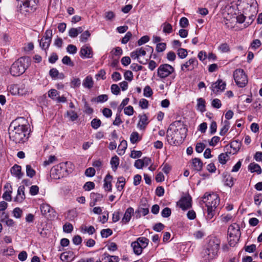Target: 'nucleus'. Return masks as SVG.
<instances>
[{
	"mask_svg": "<svg viewBox=\"0 0 262 262\" xmlns=\"http://www.w3.org/2000/svg\"><path fill=\"white\" fill-rule=\"evenodd\" d=\"M77 47L73 45H69L67 47V51L69 54H74L77 52Z\"/></svg>",
	"mask_w": 262,
	"mask_h": 262,
	"instance_id": "60",
	"label": "nucleus"
},
{
	"mask_svg": "<svg viewBox=\"0 0 262 262\" xmlns=\"http://www.w3.org/2000/svg\"><path fill=\"white\" fill-rule=\"evenodd\" d=\"M166 44L164 42L158 43L157 44L156 50L157 52H162L165 50Z\"/></svg>",
	"mask_w": 262,
	"mask_h": 262,
	"instance_id": "49",
	"label": "nucleus"
},
{
	"mask_svg": "<svg viewBox=\"0 0 262 262\" xmlns=\"http://www.w3.org/2000/svg\"><path fill=\"white\" fill-rule=\"evenodd\" d=\"M191 165L194 170L200 171L203 166V163L199 158H195L191 161Z\"/></svg>",
	"mask_w": 262,
	"mask_h": 262,
	"instance_id": "27",
	"label": "nucleus"
},
{
	"mask_svg": "<svg viewBox=\"0 0 262 262\" xmlns=\"http://www.w3.org/2000/svg\"><path fill=\"white\" fill-rule=\"evenodd\" d=\"M91 198L94 202L93 205H95V203L101 201L103 198V195L99 193H92L91 194Z\"/></svg>",
	"mask_w": 262,
	"mask_h": 262,
	"instance_id": "46",
	"label": "nucleus"
},
{
	"mask_svg": "<svg viewBox=\"0 0 262 262\" xmlns=\"http://www.w3.org/2000/svg\"><path fill=\"white\" fill-rule=\"evenodd\" d=\"M28 59L21 57L15 61L11 66L10 72L13 76H18L23 74L27 68L26 64Z\"/></svg>",
	"mask_w": 262,
	"mask_h": 262,
	"instance_id": "5",
	"label": "nucleus"
},
{
	"mask_svg": "<svg viewBox=\"0 0 262 262\" xmlns=\"http://www.w3.org/2000/svg\"><path fill=\"white\" fill-rule=\"evenodd\" d=\"M187 128L185 125L178 127L171 124L167 131V141L176 145L183 143L187 136Z\"/></svg>",
	"mask_w": 262,
	"mask_h": 262,
	"instance_id": "2",
	"label": "nucleus"
},
{
	"mask_svg": "<svg viewBox=\"0 0 262 262\" xmlns=\"http://www.w3.org/2000/svg\"><path fill=\"white\" fill-rule=\"evenodd\" d=\"M152 91L149 86L147 85L144 88L143 95L145 97H149L152 96Z\"/></svg>",
	"mask_w": 262,
	"mask_h": 262,
	"instance_id": "54",
	"label": "nucleus"
},
{
	"mask_svg": "<svg viewBox=\"0 0 262 262\" xmlns=\"http://www.w3.org/2000/svg\"><path fill=\"white\" fill-rule=\"evenodd\" d=\"M146 54V50L143 47L137 48L136 50L130 53V57L134 59H137L138 61L141 64H145V62L140 60L141 57L144 56Z\"/></svg>",
	"mask_w": 262,
	"mask_h": 262,
	"instance_id": "15",
	"label": "nucleus"
},
{
	"mask_svg": "<svg viewBox=\"0 0 262 262\" xmlns=\"http://www.w3.org/2000/svg\"><path fill=\"white\" fill-rule=\"evenodd\" d=\"M218 49L221 53H226L229 51L230 49L228 45L226 43L221 44L219 47Z\"/></svg>",
	"mask_w": 262,
	"mask_h": 262,
	"instance_id": "50",
	"label": "nucleus"
},
{
	"mask_svg": "<svg viewBox=\"0 0 262 262\" xmlns=\"http://www.w3.org/2000/svg\"><path fill=\"white\" fill-rule=\"evenodd\" d=\"M81 81L79 78H74L71 82V86L73 88H78L80 85Z\"/></svg>",
	"mask_w": 262,
	"mask_h": 262,
	"instance_id": "52",
	"label": "nucleus"
},
{
	"mask_svg": "<svg viewBox=\"0 0 262 262\" xmlns=\"http://www.w3.org/2000/svg\"><path fill=\"white\" fill-rule=\"evenodd\" d=\"M174 68L168 63H163L157 69V76L161 80L165 79L174 73Z\"/></svg>",
	"mask_w": 262,
	"mask_h": 262,
	"instance_id": "6",
	"label": "nucleus"
},
{
	"mask_svg": "<svg viewBox=\"0 0 262 262\" xmlns=\"http://www.w3.org/2000/svg\"><path fill=\"white\" fill-rule=\"evenodd\" d=\"M58 95V92L55 89H51L48 92V96L53 100H56L57 96Z\"/></svg>",
	"mask_w": 262,
	"mask_h": 262,
	"instance_id": "48",
	"label": "nucleus"
},
{
	"mask_svg": "<svg viewBox=\"0 0 262 262\" xmlns=\"http://www.w3.org/2000/svg\"><path fill=\"white\" fill-rule=\"evenodd\" d=\"M110 164L113 171H115L119 164V159L117 156L113 157L111 160Z\"/></svg>",
	"mask_w": 262,
	"mask_h": 262,
	"instance_id": "36",
	"label": "nucleus"
},
{
	"mask_svg": "<svg viewBox=\"0 0 262 262\" xmlns=\"http://www.w3.org/2000/svg\"><path fill=\"white\" fill-rule=\"evenodd\" d=\"M134 112L133 107L131 105H129L127 107H124V113L127 116H132L133 115Z\"/></svg>",
	"mask_w": 262,
	"mask_h": 262,
	"instance_id": "63",
	"label": "nucleus"
},
{
	"mask_svg": "<svg viewBox=\"0 0 262 262\" xmlns=\"http://www.w3.org/2000/svg\"><path fill=\"white\" fill-rule=\"evenodd\" d=\"M229 243L233 246L238 241L241 235L240 230H228Z\"/></svg>",
	"mask_w": 262,
	"mask_h": 262,
	"instance_id": "14",
	"label": "nucleus"
},
{
	"mask_svg": "<svg viewBox=\"0 0 262 262\" xmlns=\"http://www.w3.org/2000/svg\"><path fill=\"white\" fill-rule=\"evenodd\" d=\"M233 77L236 84L243 88L246 86L248 83V78L243 69H236L233 73Z\"/></svg>",
	"mask_w": 262,
	"mask_h": 262,
	"instance_id": "8",
	"label": "nucleus"
},
{
	"mask_svg": "<svg viewBox=\"0 0 262 262\" xmlns=\"http://www.w3.org/2000/svg\"><path fill=\"white\" fill-rule=\"evenodd\" d=\"M91 36V33L89 31H85L83 32L79 37V39L81 42H85L88 41V38Z\"/></svg>",
	"mask_w": 262,
	"mask_h": 262,
	"instance_id": "44",
	"label": "nucleus"
},
{
	"mask_svg": "<svg viewBox=\"0 0 262 262\" xmlns=\"http://www.w3.org/2000/svg\"><path fill=\"white\" fill-rule=\"evenodd\" d=\"M141 140L139 134L137 132H133L130 136V141L131 143L135 144Z\"/></svg>",
	"mask_w": 262,
	"mask_h": 262,
	"instance_id": "40",
	"label": "nucleus"
},
{
	"mask_svg": "<svg viewBox=\"0 0 262 262\" xmlns=\"http://www.w3.org/2000/svg\"><path fill=\"white\" fill-rule=\"evenodd\" d=\"M166 58L169 61H174L176 59V54L173 51H169L166 54Z\"/></svg>",
	"mask_w": 262,
	"mask_h": 262,
	"instance_id": "55",
	"label": "nucleus"
},
{
	"mask_svg": "<svg viewBox=\"0 0 262 262\" xmlns=\"http://www.w3.org/2000/svg\"><path fill=\"white\" fill-rule=\"evenodd\" d=\"M133 215H135L134 208L131 207H128L125 210L124 215L122 219L121 223L123 224H126L128 223L130 221L131 217Z\"/></svg>",
	"mask_w": 262,
	"mask_h": 262,
	"instance_id": "18",
	"label": "nucleus"
},
{
	"mask_svg": "<svg viewBox=\"0 0 262 262\" xmlns=\"http://www.w3.org/2000/svg\"><path fill=\"white\" fill-rule=\"evenodd\" d=\"M101 123V121L100 120L96 118L93 119L91 121L92 127L95 129L98 128L100 127Z\"/></svg>",
	"mask_w": 262,
	"mask_h": 262,
	"instance_id": "57",
	"label": "nucleus"
},
{
	"mask_svg": "<svg viewBox=\"0 0 262 262\" xmlns=\"http://www.w3.org/2000/svg\"><path fill=\"white\" fill-rule=\"evenodd\" d=\"M132 247L133 249L134 252L137 255H140L142 253L143 248L137 242H134L131 244Z\"/></svg>",
	"mask_w": 262,
	"mask_h": 262,
	"instance_id": "33",
	"label": "nucleus"
},
{
	"mask_svg": "<svg viewBox=\"0 0 262 262\" xmlns=\"http://www.w3.org/2000/svg\"><path fill=\"white\" fill-rule=\"evenodd\" d=\"M21 170V166L15 164L11 168V172L12 175L14 176L18 179H20L23 176Z\"/></svg>",
	"mask_w": 262,
	"mask_h": 262,
	"instance_id": "26",
	"label": "nucleus"
},
{
	"mask_svg": "<svg viewBox=\"0 0 262 262\" xmlns=\"http://www.w3.org/2000/svg\"><path fill=\"white\" fill-rule=\"evenodd\" d=\"M230 128V123L228 121L225 120L222 123V127L220 131L221 136L225 135L228 131Z\"/></svg>",
	"mask_w": 262,
	"mask_h": 262,
	"instance_id": "32",
	"label": "nucleus"
},
{
	"mask_svg": "<svg viewBox=\"0 0 262 262\" xmlns=\"http://www.w3.org/2000/svg\"><path fill=\"white\" fill-rule=\"evenodd\" d=\"M112 93L116 95H118L120 92V89L116 84H113L111 86Z\"/></svg>",
	"mask_w": 262,
	"mask_h": 262,
	"instance_id": "58",
	"label": "nucleus"
},
{
	"mask_svg": "<svg viewBox=\"0 0 262 262\" xmlns=\"http://www.w3.org/2000/svg\"><path fill=\"white\" fill-rule=\"evenodd\" d=\"M27 121L24 117L18 118L14 120L10 125L13 127L10 133V139L16 143H23L27 141L29 131Z\"/></svg>",
	"mask_w": 262,
	"mask_h": 262,
	"instance_id": "1",
	"label": "nucleus"
},
{
	"mask_svg": "<svg viewBox=\"0 0 262 262\" xmlns=\"http://www.w3.org/2000/svg\"><path fill=\"white\" fill-rule=\"evenodd\" d=\"M37 4L34 2L24 1L22 5H21L20 11L21 12L23 11L28 13L34 12L37 8Z\"/></svg>",
	"mask_w": 262,
	"mask_h": 262,
	"instance_id": "13",
	"label": "nucleus"
},
{
	"mask_svg": "<svg viewBox=\"0 0 262 262\" xmlns=\"http://www.w3.org/2000/svg\"><path fill=\"white\" fill-rule=\"evenodd\" d=\"M75 257L73 252L69 251L64 252L61 254L60 258L63 262H71Z\"/></svg>",
	"mask_w": 262,
	"mask_h": 262,
	"instance_id": "22",
	"label": "nucleus"
},
{
	"mask_svg": "<svg viewBox=\"0 0 262 262\" xmlns=\"http://www.w3.org/2000/svg\"><path fill=\"white\" fill-rule=\"evenodd\" d=\"M149 213L148 206L144 205V207H139L135 212V216L136 219H139L142 216H145Z\"/></svg>",
	"mask_w": 262,
	"mask_h": 262,
	"instance_id": "21",
	"label": "nucleus"
},
{
	"mask_svg": "<svg viewBox=\"0 0 262 262\" xmlns=\"http://www.w3.org/2000/svg\"><path fill=\"white\" fill-rule=\"evenodd\" d=\"M197 109L201 112H204L206 111L205 109V101L202 98H199L197 99Z\"/></svg>",
	"mask_w": 262,
	"mask_h": 262,
	"instance_id": "35",
	"label": "nucleus"
},
{
	"mask_svg": "<svg viewBox=\"0 0 262 262\" xmlns=\"http://www.w3.org/2000/svg\"><path fill=\"white\" fill-rule=\"evenodd\" d=\"M242 5L244 11L257 12V4L256 0H242Z\"/></svg>",
	"mask_w": 262,
	"mask_h": 262,
	"instance_id": "12",
	"label": "nucleus"
},
{
	"mask_svg": "<svg viewBox=\"0 0 262 262\" xmlns=\"http://www.w3.org/2000/svg\"><path fill=\"white\" fill-rule=\"evenodd\" d=\"M59 167L61 170H64L67 174L71 173L74 169V165L71 162H66L61 163L59 166H57V169Z\"/></svg>",
	"mask_w": 262,
	"mask_h": 262,
	"instance_id": "19",
	"label": "nucleus"
},
{
	"mask_svg": "<svg viewBox=\"0 0 262 262\" xmlns=\"http://www.w3.org/2000/svg\"><path fill=\"white\" fill-rule=\"evenodd\" d=\"M14 250L12 247H9L7 249L3 250V253L5 255L11 256L14 254Z\"/></svg>",
	"mask_w": 262,
	"mask_h": 262,
	"instance_id": "59",
	"label": "nucleus"
},
{
	"mask_svg": "<svg viewBox=\"0 0 262 262\" xmlns=\"http://www.w3.org/2000/svg\"><path fill=\"white\" fill-rule=\"evenodd\" d=\"M36 172L30 165H26V174L30 178H33L35 175Z\"/></svg>",
	"mask_w": 262,
	"mask_h": 262,
	"instance_id": "47",
	"label": "nucleus"
},
{
	"mask_svg": "<svg viewBox=\"0 0 262 262\" xmlns=\"http://www.w3.org/2000/svg\"><path fill=\"white\" fill-rule=\"evenodd\" d=\"M102 260L104 262H118L119 258L117 256H111L107 253H104L103 255Z\"/></svg>",
	"mask_w": 262,
	"mask_h": 262,
	"instance_id": "30",
	"label": "nucleus"
},
{
	"mask_svg": "<svg viewBox=\"0 0 262 262\" xmlns=\"http://www.w3.org/2000/svg\"><path fill=\"white\" fill-rule=\"evenodd\" d=\"M171 213V209L168 207H165L162 210L161 215L163 217H168L170 215Z\"/></svg>",
	"mask_w": 262,
	"mask_h": 262,
	"instance_id": "61",
	"label": "nucleus"
},
{
	"mask_svg": "<svg viewBox=\"0 0 262 262\" xmlns=\"http://www.w3.org/2000/svg\"><path fill=\"white\" fill-rule=\"evenodd\" d=\"M41 214L49 220H54L57 218V213L49 204L42 203L40 205Z\"/></svg>",
	"mask_w": 262,
	"mask_h": 262,
	"instance_id": "7",
	"label": "nucleus"
},
{
	"mask_svg": "<svg viewBox=\"0 0 262 262\" xmlns=\"http://www.w3.org/2000/svg\"><path fill=\"white\" fill-rule=\"evenodd\" d=\"M191 197L189 194H186L181 198L177 202V205L182 210H186L191 207Z\"/></svg>",
	"mask_w": 262,
	"mask_h": 262,
	"instance_id": "10",
	"label": "nucleus"
},
{
	"mask_svg": "<svg viewBox=\"0 0 262 262\" xmlns=\"http://www.w3.org/2000/svg\"><path fill=\"white\" fill-rule=\"evenodd\" d=\"M127 144L125 140H122L119 145L117 150V153L119 155H123L127 148Z\"/></svg>",
	"mask_w": 262,
	"mask_h": 262,
	"instance_id": "31",
	"label": "nucleus"
},
{
	"mask_svg": "<svg viewBox=\"0 0 262 262\" xmlns=\"http://www.w3.org/2000/svg\"><path fill=\"white\" fill-rule=\"evenodd\" d=\"M108 99V96L105 94L100 95L96 98V101L98 103L105 102Z\"/></svg>",
	"mask_w": 262,
	"mask_h": 262,
	"instance_id": "64",
	"label": "nucleus"
},
{
	"mask_svg": "<svg viewBox=\"0 0 262 262\" xmlns=\"http://www.w3.org/2000/svg\"><path fill=\"white\" fill-rule=\"evenodd\" d=\"M140 120L138 123V127L140 129H143L148 124V117L146 114L139 116Z\"/></svg>",
	"mask_w": 262,
	"mask_h": 262,
	"instance_id": "23",
	"label": "nucleus"
},
{
	"mask_svg": "<svg viewBox=\"0 0 262 262\" xmlns=\"http://www.w3.org/2000/svg\"><path fill=\"white\" fill-rule=\"evenodd\" d=\"M248 169L252 172H256L258 174H260L262 172L260 166L256 163H251L248 166Z\"/></svg>",
	"mask_w": 262,
	"mask_h": 262,
	"instance_id": "28",
	"label": "nucleus"
},
{
	"mask_svg": "<svg viewBox=\"0 0 262 262\" xmlns=\"http://www.w3.org/2000/svg\"><path fill=\"white\" fill-rule=\"evenodd\" d=\"M198 66V61L195 58H190L188 61L182 64L181 70L183 72L192 71Z\"/></svg>",
	"mask_w": 262,
	"mask_h": 262,
	"instance_id": "11",
	"label": "nucleus"
},
{
	"mask_svg": "<svg viewBox=\"0 0 262 262\" xmlns=\"http://www.w3.org/2000/svg\"><path fill=\"white\" fill-rule=\"evenodd\" d=\"M66 115L72 121H75L78 117L77 114L73 111H67L66 113Z\"/></svg>",
	"mask_w": 262,
	"mask_h": 262,
	"instance_id": "45",
	"label": "nucleus"
},
{
	"mask_svg": "<svg viewBox=\"0 0 262 262\" xmlns=\"http://www.w3.org/2000/svg\"><path fill=\"white\" fill-rule=\"evenodd\" d=\"M95 183L93 182H87L83 186V189L85 191H90L95 188Z\"/></svg>",
	"mask_w": 262,
	"mask_h": 262,
	"instance_id": "51",
	"label": "nucleus"
},
{
	"mask_svg": "<svg viewBox=\"0 0 262 262\" xmlns=\"http://www.w3.org/2000/svg\"><path fill=\"white\" fill-rule=\"evenodd\" d=\"M50 41L48 40V39L41 38L39 41L40 47L43 50H47L50 46L51 43Z\"/></svg>",
	"mask_w": 262,
	"mask_h": 262,
	"instance_id": "43",
	"label": "nucleus"
},
{
	"mask_svg": "<svg viewBox=\"0 0 262 262\" xmlns=\"http://www.w3.org/2000/svg\"><path fill=\"white\" fill-rule=\"evenodd\" d=\"M248 11H244L246 16H247V19H246V25L249 26L251 24L255 18L257 12H254L253 11H249L250 14L248 13Z\"/></svg>",
	"mask_w": 262,
	"mask_h": 262,
	"instance_id": "29",
	"label": "nucleus"
},
{
	"mask_svg": "<svg viewBox=\"0 0 262 262\" xmlns=\"http://www.w3.org/2000/svg\"><path fill=\"white\" fill-rule=\"evenodd\" d=\"M13 88L15 89V90H17V94L18 95H23L26 94L28 92L27 89L24 84L20 85H14Z\"/></svg>",
	"mask_w": 262,
	"mask_h": 262,
	"instance_id": "34",
	"label": "nucleus"
},
{
	"mask_svg": "<svg viewBox=\"0 0 262 262\" xmlns=\"http://www.w3.org/2000/svg\"><path fill=\"white\" fill-rule=\"evenodd\" d=\"M202 201L206 204V206L207 208V218L211 219L214 215L216 208L220 203V198L215 193H205Z\"/></svg>",
	"mask_w": 262,
	"mask_h": 262,
	"instance_id": "3",
	"label": "nucleus"
},
{
	"mask_svg": "<svg viewBox=\"0 0 262 262\" xmlns=\"http://www.w3.org/2000/svg\"><path fill=\"white\" fill-rule=\"evenodd\" d=\"M25 187L20 186L17 189V195L14 198V201L17 203H21L25 199Z\"/></svg>",
	"mask_w": 262,
	"mask_h": 262,
	"instance_id": "20",
	"label": "nucleus"
},
{
	"mask_svg": "<svg viewBox=\"0 0 262 262\" xmlns=\"http://www.w3.org/2000/svg\"><path fill=\"white\" fill-rule=\"evenodd\" d=\"M125 184V179L122 177H119L116 185L117 190L119 191H122L124 188Z\"/></svg>",
	"mask_w": 262,
	"mask_h": 262,
	"instance_id": "37",
	"label": "nucleus"
},
{
	"mask_svg": "<svg viewBox=\"0 0 262 262\" xmlns=\"http://www.w3.org/2000/svg\"><path fill=\"white\" fill-rule=\"evenodd\" d=\"M221 241L216 237H211L208 241L204 252V256L208 260L212 259L217 254Z\"/></svg>",
	"mask_w": 262,
	"mask_h": 262,
	"instance_id": "4",
	"label": "nucleus"
},
{
	"mask_svg": "<svg viewBox=\"0 0 262 262\" xmlns=\"http://www.w3.org/2000/svg\"><path fill=\"white\" fill-rule=\"evenodd\" d=\"M177 54L181 59H184L188 55V52L186 49L180 48L177 50Z\"/></svg>",
	"mask_w": 262,
	"mask_h": 262,
	"instance_id": "42",
	"label": "nucleus"
},
{
	"mask_svg": "<svg viewBox=\"0 0 262 262\" xmlns=\"http://www.w3.org/2000/svg\"><path fill=\"white\" fill-rule=\"evenodd\" d=\"M80 56L82 58H91L93 56V52L92 48L88 46H83L79 52Z\"/></svg>",
	"mask_w": 262,
	"mask_h": 262,
	"instance_id": "16",
	"label": "nucleus"
},
{
	"mask_svg": "<svg viewBox=\"0 0 262 262\" xmlns=\"http://www.w3.org/2000/svg\"><path fill=\"white\" fill-rule=\"evenodd\" d=\"M254 201L255 204L259 206L262 202V193L256 194L254 196Z\"/></svg>",
	"mask_w": 262,
	"mask_h": 262,
	"instance_id": "62",
	"label": "nucleus"
},
{
	"mask_svg": "<svg viewBox=\"0 0 262 262\" xmlns=\"http://www.w3.org/2000/svg\"><path fill=\"white\" fill-rule=\"evenodd\" d=\"M247 19V16L243 14L238 15H233L229 17H226L225 25L228 28L232 29L236 23H243Z\"/></svg>",
	"mask_w": 262,
	"mask_h": 262,
	"instance_id": "9",
	"label": "nucleus"
},
{
	"mask_svg": "<svg viewBox=\"0 0 262 262\" xmlns=\"http://www.w3.org/2000/svg\"><path fill=\"white\" fill-rule=\"evenodd\" d=\"M94 80L91 75L87 76L83 80L82 85L84 88L91 89L93 87Z\"/></svg>",
	"mask_w": 262,
	"mask_h": 262,
	"instance_id": "25",
	"label": "nucleus"
},
{
	"mask_svg": "<svg viewBox=\"0 0 262 262\" xmlns=\"http://www.w3.org/2000/svg\"><path fill=\"white\" fill-rule=\"evenodd\" d=\"M112 177L110 174H107L104 180L103 188L105 191H111L112 189V185L111 181Z\"/></svg>",
	"mask_w": 262,
	"mask_h": 262,
	"instance_id": "24",
	"label": "nucleus"
},
{
	"mask_svg": "<svg viewBox=\"0 0 262 262\" xmlns=\"http://www.w3.org/2000/svg\"><path fill=\"white\" fill-rule=\"evenodd\" d=\"M225 88L226 83L222 80H218L212 84L211 89L214 93L217 94L224 91Z\"/></svg>",
	"mask_w": 262,
	"mask_h": 262,
	"instance_id": "17",
	"label": "nucleus"
},
{
	"mask_svg": "<svg viewBox=\"0 0 262 262\" xmlns=\"http://www.w3.org/2000/svg\"><path fill=\"white\" fill-rule=\"evenodd\" d=\"M163 27V32L166 34H170L172 31V27L171 24L165 22L162 25Z\"/></svg>",
	"mask_w": 262,
	"mask_h": 262,
	"instance_id": "39",
	"label": "nucleus"
},
{
	"mask_svg": "<svg viewBox=\"0 0 262 262\" xmlns=\"http://www.w3.org/2000/svg\"><path fill=\"white\" fill-rule=\"evenodd\" d=\"M230 153H222L218 157L219 161L220 163L222 164H225L229 158V154Z\"/></svg>",
	"mask_w": 262,
	"mask_h": 262,
	"instance_id": "38",
	"label": "nucleus"
},
{
	"mask_svg": "<svg viewBox=\"0 0 262 262\" xmlns=\"http://www.w3.org/2000/svg\"><path fill=\"white\" fill-rule=\"evenodd\" d=\"M148 239L144 237H141L137 239L135 242H137L140 245L141 248H145L148 244Z\"/></svg>",
	"mask_w": 262,
	"mask_h": 262,
	"instance_id": "41",
	"label": "nucleus"
},
{
	"mask_svg": "<svg viewBox=\"0 0 262 262\" xmlns=\"http://www.w3.org/2000/svg\"><path fill=\"white\" fill-rule=\"evenodd\" d=\"M62 62L63 64L71 67L74 66V63L72 61L70 57L65 56L62 59Z\"/></svg>",
	"mask_w": 262,
	"mask_h": 262,
	"instance_id": "56",
	"label": "nucleus"
},
{
	"mask_svg": "<svg viewBox=\"0 0 262 262\" xmlns=\"http://www.w3.org/2000/svg\"><path fill=\"white\" fill-rule=\"evenodd\" d=\"M96 170L95 168L93 167H89L87 168L85 171V175L88 177H92L95 176Z\"/></svg>",
	"mask_w": 262,
	"mask_h": 262,
	"instance_id": "53",
	"label": "nucleus"
}]
</instances>
